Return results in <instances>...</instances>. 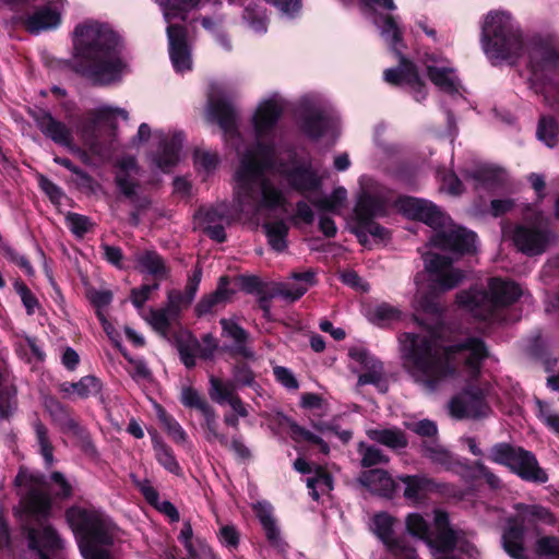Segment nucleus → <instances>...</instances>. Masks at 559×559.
Masks as SVG:
<instances>
[{
	"label": "nucleus",
	"instance_id": "0eeeda50",
	"mask_svg": "<svg viewBox=\"0 0 559 559\" xmlns=\"http://www.w3.org/2000/svg\"><path fill=\"white\" fill-rule=\"evenodd\" d=\"M360 187L350 229L360 245L371 249L376 245H385L390 240V231L374 219L388 214L391 195L385 187L368 177L360 179Z\"/></svg>",
	"mask_w": 559,
	"mask_h": 559
},
{
	"label": "nucleus",
	"instance_id": "423d86ee",
	"mask_svg": "<svg viewBox=\"0 0 559 559\" xmlns=\"http://www.w3.org/2000/svg\"><path fill=\"white\" fill-rule=\"evenodd\" d=\"M359 2L364 10L372 17L382 39L399 58V66L396 68L384 71L385 82L407 88L416 102L424 100L427 96L426 84L419 78L414 63L402 55L404 45L402 32L396 20L390 15L376 14L377 9L394 11L396 9L394 0H359Z\"/></svg>",
	"mask_w": 559,
	"mask_h": 559
},
{
	"label": "nucleus",
	"instance_id": "5701e85b",
	"mask_svg": "<svg viewBox=\"0 0 559 559\" xmlns=\"http://www.w3.org/2000/svg\"><path fill=\"white\" fill-rule=\"evenodd\" d=\"M397 480L403 484V497L413 506L424 503L431 492L439 491V485L425 475H402Z\"/></svg>",
	"mask_w": 559,
	"mask_h": 559
},
{
	"label": "nucleus",
	"instance_id": "680f3d73",
	"mask_svg": "<svg viewBox=\"0 0 559 559\" xmlns=\"http://www.w3.org/2000/svg\"><path fill=\"white\" fill-rule=\"evenodd\" d=\"M217 163L218 157L214 153L204 150H197L194 152V165L200 170L209 173L216 167Z\"/></svg>",
	"mask_w": 559,
	"mask_h": 559
},
{
	"label": "nucleus",
	"instance_id": "09e8293b",
	"mask_svg": "<svg viewBox=\"0 0 559 559\" xmlns=\"http://www.w3.org/2000/svg\"><path fill=\"white\" fill-rule=\"evenodd\" d=\"M423 453L431 462L442 466L451 463V454L433 439L424 441Z\"/></svg>",
	"mask_w": 559,
	"mask_h": 559
},
{
	"label": "nucleus",
	"instance_id": "20e7f679",
	"mask_svg": "<svg viewBox=\"0 0 559 559\" xmlns=\"http://www.w3.org/2000/svg\"><path fill=\"white\" fill-rule=\"evenodd\" d=\"M409 535L426 543L435 559H478L479 551L467 533L452 525L448 512L433 510V531L429 521L418 512L405 518Z\"/></svg>",
	"mask_w": 559,
	"mask_h": 559
},
{
	"label": "nucleus",
	"instance_id": "3c124183",
	"mask_svg": "<svg viewBox=\"0 0 559 559\" xmlns=\"http://www.w3.org/2000/svg\"><path fill=\"white\" fill-rule=\"evenodd\" d=\"M290 435L292 438L297 442L305 441L312 444H317L320 448V451L324 454H328L330 451L328 443L322 438L300 427L299 425L293 424L290 426Z\"/></svg>",
	"mask_w": 559,
	"mask_h": 559
},
{
	"label": "nucleus",
	"instance_id": "a878e982",
	"mask_svg": "<svg viewBox=\"0 0 559 559\" xmlns=\"http://www.w3.org/2000/svg\"><path fill=\"white\" fill-rule=\"evenodd\" d=\"M359 481L371 492L383 497H391L397 486L388 472L380 468L362 472Z\"/></svg>",
	"mask_w": 559,
	"mask_h": 559
},
{
	"label": "nucleus",
	"instance_id": "ea45409f",
	"mask_svg": "<svg viewBox=\"0 0 559 559\" xmlns=\"http://www.w3.org/2000/svg\"><path fill=\"white\" fill-rule=\"evenodd\" d=\"M269 245L275 251H284L287 247L286 237L288 234V226L284 221H276L265 223L263 225Z\"/></svg>",
	"mask_w": 559,
	"mask_h": 559
},
{
	"label": "nucleus",
	"instance_id": "b1692460",
	"mask_svg": "<svg viewBox=\"0 0 559 559\" xmlns=\"http://www.w3.org/2000/svg\"><path fill=\"white\" fill-rule=\"evenodd\" d=\"M292 281L276 283L271 290L272 297H278L286 301H295L306 294L316 283L314 273L308 270L302 273H293Z\"/></svg>",
	"mask_w": 559,
	"mask_h": 559
},
{
	"label": "nucleus",
	"instance_id": "49530a36",
	"mask_svg": "<svg viewBox=\"0 0 559 559\" xmlns=\"http://www.w3.org/2000/svg\"><path fill=\"white\" fill-rule=\"evenodd\" d=\"M536 416L543 421L552 432L559 435V411L554 408L549 403L539 399L535 400Z\"/></svg>",
	"mask_w": 559,
	"mask_h": 559
},
{
	"label": "nucleus",
	"instance_id": "bb28decb",
	"mask_svg": "<svg viewBox=\"0 0 559 559\" xmlns=\"http://www.w3.org/2000/svg\"><path fill=\"white\" fill-rule=\"evenodd\" d=\"M131 478L135 487L141 491L145 500L151 506L167 515L171 522L179 521V513L175 506L167 500L162 501L157 490L153 487L148 479H140L134 475H131Z\"/></svg>",
	"mask_w": 559,
	"mask_h": 559
},
{
	"label": "nucleus",
	"instance_id": "7c9ffc66",
	"mask_svg": "<svg viewBox=\"0 0 559 559\" xmlns=\"http://www.w3.org/2000/svg\"><path fill=\"white\" fill-rule=\"evenodd\" d=\"M337 119L321 110H314L307 115L304 120V131L311 138H319L331 130L334 133L337 129Z\"/></svg>",
	"mask_w": 559,
	"mask_h": 559
},
{
	"label": "nucleus",
	"instance_id": "4be33fe9",
	"mask_svg": "<svg viewBox=\"0 0 559 559\" xmlns=\"http://www.w3.org/2000/svg\"><path fill=\"white\" fill-rule=\"evenodd\" d=\"M514 246L527 255L542 254L548 245V236L538 227L518 225L512 234Z\"/></svg>",
	"mask_w": 559,
	"mask_h": 559
},
{
	"label": "nucleus",
	"instance_id": "5fc2aeb1",
	"mask_svg": "<svg viewBox=\"0 0 559 559\" xmlns=\"http://www.w3.org/2000/svg\"><path fill=\"white\" fill-rule=\"evenodd\" d=\"M159 420L162 421L167 433L176 443H185L187 440V433L173 417L168 416L165 412H159Z\"/></svg>",
	"mask_w": 559,
	"mask_h": 559
},
{
	"label": "nucleus",
	"instance_id": "bf43d9fd",
	"mask_svg": "<svg viewBox=\"0 0 559 559\" xmlns=\"http://www.w3.org/2000/svg\"><path fill=\"white\" fill-rule=\"evenodd\" d=\"M66 222L69 229L78 237L85 235L92 226L86 216L76 213H69L66 217Z\"/></svg>",
	"mask_w": 559,
	"mask_h": 559
},
{
	"label": "nucleus",
	"instance_id": "8fccbe9b",
	"mask_svg": "<svg viewBox=\"0 0 559 559\" xmlns=\"http://www.w3.org/2000/svg\"><path fill=\"white\" fill-rule=\"evenodd\" d=\"M155 457L168 472L178 474L180 466L169 447L160 441H154Z\"/></svg>",
	"mask_w": 559,
	"mask_h": 559
},
{
	"label": "nucleus",
	"instance_id": "f704fd0d",
	"mask_svg": "<svg viewBox=\"0 0 559 559\" xmlns=\"http://www.w3.org/2000/svg\"><path fill=\"white\" fill-rule=\"evenodd\" d=\"M347 200L344 187L335 188L329 195L310 198L311 204L321 213L340 214Z\"/></svg>",
	"mask_w": 559,
	"mask_h": 559
},
{
	"label": "nucleus",
	"instance_id": "e433bc0d",
	"mask_svg": "<svg viewBox=\"0 0 559 559\" xmlns=\"http://www.w3.org/2000/svg\"><path fill=\"white\" fill-rule=\"evenodd\" d=\"M402 312L399 308L386 304L369 306L366 309V317L370 322L379 326L389 325L401 319Z\"/></svg>",
	"mask_w": 559,
	"mask_h": 559
},
{
	"label": "nucleus",
	"instance_id": "e2e57ef3",
	"mask_svg": "<svg viewBox=\"0 0 559 559\" xmlns=\"http://www.w3.org/2000/svg\"><path fill=\"white\" fill-rule=\"evenodd\" d=\"M273 373L277 382H280L287 390H297L299 383L293 371L286 367L276 366L273 368Z\"/></svg>",
	"mask_w": 559,
	"mask_h": 559
},
{
	"label": "nucleus",
	"instance_id": "6ab92c4d",
	"mask_svg": "<svg viewBox=\"0 0 559 559\" xmlns=\"http://www.w3.org/2000/svg\"><path fill=\"white\" fill-rule=\"evenodd\" d=\"M353 370L359 373L358 385L373 384L379 389L383 386V368L362 346H354L348 352Z\"/></svg>",
	"mask_w": 559,
	"mask_h": 559
},
{
	"label": "nucleus",
	"instance_id": "c9c22d12",
	"mask_svg": "<svg viewBox=\"0 0 559 559\" xmlns=\"http://www.w3.org/2000/svg\"><path fill=\"white\" fill-rule=\"evenodd\" d=\"M230 3L237 0H228ZM245 5L243 20L248 23L249 27L257 34H264L267 29V19L264 9L255 1L238 0Z\"/></svg>",
	"mask_w": 559,
	"mask_h": 559
},
{
	"label": "nucleus",
	"instance_id": "603ef678",
	"mask_svg": "<svg viewBox=\"0 0 559 559\" xmlns=\"http://www.w3.org/2000/svg\"><path fill=\"white\" fill-rule=\"evenodd\" d=\"M358 452L361 455V464L365 467L384 464L389 461V459L382 453L380 449L373 445H368L364 442L359 443Z\"/></svg>",
	"mask_w": 559,
	"mask_h": 559
},
{
	"label": "nucleus",
	"instance_id": "c756f323",
	"mask_svg": "<svg viewBox=\"0 0 559 559\" xmlns=\"http://www.w3.org/2000/svg\"><path fill=\"white\" fill-rule=\"evenodd\" d=\"M35 121L41 132L58 144L70 146V130L60 121L55 120L49 114L43 111L36 115Z\"/></svg>",
	"mask_w": 559,
	"mask_h": 559
},
{
	"label": "nucleus",
	"instance_id": "4d7b16f0",
	"mask_svg": "<svg viewBox=\"0 0 559 559\" xmlns=\"http://www.w3.org/2000/svg\"><path fill=\"white\" fill-rule=\"evenodd\" d=\"M181 403L191 408H197L200 413L204 412L205 408H209L210 405L199 394L198 391L190 386H186L181 390Z\"/></svg>",
	"mask_w": 559,
	"mask_h": 559
},
{
	"label": "nucleus",
	"instance_id": "a18cd8bd",
	"mask_svg": "<svg viewBox=\"0 0 559 559\" xmlns=\"http://www.w3.org/2000/svg\"><path fill=\"white\" fill-rule=\"evenodd\" d=\"M210 396L218 404L230 403L235 399V384L233 382H223L219 379L211 378Z\"/></svg>",
	"mask_w": 559,
	"mask_h": 559
},
{
	"label": "nucleus",
	"instance_id": "f257e3e1",
	"mask_svg": "<svg viewBox=\"0 0 559 559\" xmlns=\"http://www.w3.org/2000/svg\"><path fill=\"white\" fill-rule=\"evenodd\" d=\"M399 345L404 370L425 391L465 384L449 402L452 417L478 419L490 415L489 386L478 382L481 361L487 356L480 338L469 337L455 346H445L435 331L423 328L419 333L400 334Z\"/></svg>",
	"mask_w": 559,
	"mask_h": 559
},
{
	"label": "nucleus",
	"instance_id": "412c9836",
	"mask_svg": "<svg viewBox=\"0 0 559 559\" xmlns=\"http://www.w3.org/2000/svg\"><path fill=\"white\" fill-rule=\"evenodd\" d=\"M153 135L160 145L154 162L160 170L169 171L180 159L183 135L181 132L165 133L162 130L155 131Z\"/></svg>",
	"mask_w": 559,
	"mask_h": 559
},
{
	"label": "nucleus",
	"instance_id": "f3484780",
	"mask_svg": "<svg viewBox=\"0 0 559 559\" xmlns=\"http://www.w3.org/2000/svg\"><path fill=\"white\" fill-rule=\"evenodd\" d=\"M205 117L209 122L219 126L226 142L240 154L238 146L240 134L237 129L236 111L227 99L225 91L218 85L211 87Z\"/></svg>",
	"mask_w": 559,
	"mask_h": 559
},
{
	"label": "nucleus",
	"instance_id": "69168bd1",
	"mask_svg": "<svg viewBox=\"0 0 559 559\" xmlns=\"http://www.w3.org/2000/svg\"><path fill=\"white\" fill-rule=\"evenodd\" d=\"M180 359L185 364L186 367L191 368L195 366V358L200 356L199 349L197 347V341L193 340L187 345L179 346Z\"/></svg>",
	"mask_w": 559,
	"mask_h": 559
},
{
	"label": "nucleus",
	"instance_id": "ddd939ff",
	"mask_svg": "<svg viewBox=\"0 0 559 559\" xmlns=\"http://www.w3.org/2000/svg\"><path fill=\"white\" fill-rule=\"evenodd\" d=\"M481 44L492 61L508 60L522 49L521 34L512 16L506 11L487 14L483 24Z\"/></svg>",
	"mask_w": 559,
	"mask_h": 559
},
{
	"label": "nucleus",
	"instance_id": "774afa93",
	"mask_svg": "<svg viewBox=\"0 0 559 559\" xmlns=\"http://www.w3.org/2000/svg\"><path fill=\"white\" fill-rule=\"evenodd\" d=\"M219 540L223 545L236 548L239 544V534L235 526L225 525L219 531Z\"/></svg>",
	"mask_w": 559,
	"mask_h": 559
},
{
	"label": "nucleus",
	"instance_id": "cd10ccee",
	"mask_svg": "<svg viewBox=\"0 0 559 559\" xmlns=\"http://www.w3.org/2000/svg\"><path fill=\"white\" fill-rule=\"evenodd\" d=\"M116 183L121 193L128 198L135 195L139 168L133 157H122L117 163Z\"/></svg>",
	"mask_w": 559,
	"mask_h": 559
},
{
	"label": "nucleus",
	"instance_id": "58836bf2",
	"mask_svg": "<svg viewBox=\"0 0 559 559\" xmlns=\"http://www.w3.org/2000/svg\"><path fill=\"white\" fill-rule=\"evenodd\" d=\"M233 294L234 290L228 288V278L221 277L217 289L198 304V312L202 314L212 311L216 306L228 301Z\"/></svg>",
	"mask_w": 559,
	"mask_h": 559
},
{
	"label": "nucleus",
	"instance_id": "6e6d98bb",
	"mask_svg": "<svg viewBox=\"0 0 559 559\" xmlns=\"http://www.w3.org/2000/svg\"><path fill=\"white\" fill-rule=\"evenodd\" d=\"M224 23V20L222 16H217V17H204L202 20V25L205 29L210 31V32H213L215 34V38L217 40V43L225 49V50H230L231 49V43L230 40L228 39V37L221 33L219 29H221V26L223 25Z\"/></svg>",
	"mask_w": 559,
	"mask_h": 559
},
{
	"label": "nucleus",
	"instance_id": "37998d69",
	"mask_svg": "<svg viewBox=\"0 0 559 559\" xmlns=\"http://www.w3.org/2000/svg\"><path fill=\"white\" fill-rule=\"evenodd\" d=\"M204 417L205 438L210 442H219L222 445L227 447L229 444L227 437L218 431V423L216 414L210 406L201 413Z\"/></svg>",
	"mask_w": 559,
	"mask_h": 559
},
{
	"label": "nucleus",
	"instance_id": "2f4dec72",
	"mask_svg": "<svg viewBox=\"0 0 559 559\" xmlns=\"http://www.w3.org/2000/svg\"><path fill=\"white\" fill-rule=\"evenodd\" d=\"M221 325L223 329V336L234 341L231 350L245 358H253L254 353L248 347V333L239 326L235 321L229 319H222Z\"/></svg>",
	"mask_w": 559,
	"mask_h": 559
},
{
	"label": "nucleus",
	"instance_id": "0e129e2a",
	"mask_svg": "<svg viewBox=\"0 0 559 559\" xmlns=\"http://www.w3.org/2000/svg\"><path fill=\"white\" fill-rule=\"evenodd\" d=\"M440 189L451 195H459L463 191V185L455 174L447 173L441 177Z\"/></svg>",
	"mask_w": 559,
	"mask_h": 559
},
{
	"label": "nucleus",
	"instance_id": "864d4df0",
	"mask_svg": "<svg viewBox=\"0 0 559 559\" xmlns=\"http://www.w3.org/2000/svg\"><path fill=\"white\" fill-rule=\"evenodd\" d=\"M536 554L546 559H559V538L544 536L536 542Z\"/></svg>",
	"mask_w": 559,
	"mask_h": 559
},
{
	"label": "nucleus",
	"instance_id": "7ed1b4c3",
	"mask_svg": "<svg viewBox=\"0 0 559 559\" xmlns=\"http://www.w3.org/2000/svg\"><path fill=\"white\" fill-rule=\"evenodd\" d=\"M73 69L99 85L116 83L128 72L121 35L108 23L85 20L73 29Z\"/></svg>",
	"mask_w": 559,
	"mask_h": 559
},
{
	"label": "nucleus",
	"instance_id": "13d9d810",
	"mask_svg": "<svg viewBox=\"0 0 559 559\" xmlns=\"http://www.w3.org/2000/svg\"><path fill=\"white\" fill-rule=\"evenodd\" d=\"M35 432L37 437V441L40 447V453L43 457L45 459V462L47 465H51L53 462V454H52V445L48 439L47 430L46 428L40 424H35Z\"/></svg>",
	"mask_w": 559,
	"mask_h": 559
},
{
	"label": "nucleus",
	"instance_id": "f03ea898",
	"mask_svg": "<svg viewBox=\"0 0 559 559\" xmlns=\"http://www.w3.org/2000/svg\"><path fill=\"white\" fill-rule=\"evenodd\" d=\"M285 105L278 93H272L259 102L252 117L257 143L241 154L235 174L234 199L236 210L250 218L258 217L263 211L287 212L286 198L273 182L277 176L309 200L322 186V176L310 163L276 164V124Z\"/></svg>",
	"mask_w": 559,
	"mask_h": 559
},
{
	"label": "nucleus",
	"instance_id": "473e14b6",
	"mask_svg": "<svg viewBox=\"0 0 559 559\" xmlns=\"http://www.w3.org/2000/svg\"><path fill=\"white\" fill-rule=\"evenodd\" d=\"M135 267L142 272L153 275L156 280H164L168 275V269L162 257L150 250H144L134 255Z\"/></svg>",
	"mask_w": 559,
	"mask_h": 559
},
{
	"label": "nucleus",
	"instance_id": "a211bd4d",
	"mask_svg": "<svg viewBox=\"0 0 559 559\" xmlns=\"http://www.w3.org/2000/svg\"><path fill=\"white\" fill-rule=\"evenodd\" d=\"M421 62L429 80L442 92L450 95L461 94V81L452 62L445 57L431 52L426 53Z\"/></svg>",
	"mask_w": 559,
	"mask_h": 559
},
{
	"label": "nucleus",
	"instance_id": "4c0bfd02",
	"mask_svg": "<svg viewBox=\"0 0 559 559\" xmlns=\"http://www.w3.org/2000/svg\"><path fill=\"white\" fill-rule=\"evenodd\" d=\"M367 436L391 449H402L407 445L405 435L397 428H374L368 429Z\"/></svg>",
	"mask_w": 559,
	"mask_h": 559
},
{
	"label": "nucleus",
	"instance_id": "dca6fc26",
	"mask_svg": "<svg viewBox=\"0 0 559 559\" xmlns=\"http://www.w3.org/2000/svg\"><path fill=\"white\" fill-rule=\"evenodd\" d=\"M489 459L508 466L524 480L539 484L548 480L546 472L538 466L535 455L522 448L499 443L491 448Z\"/></svg>",
	"mask_w": 559,
	"mask_h": 559
},
{
	"label": "nucleus",
	"instance_id": "9b49d317",
	"mask_svg": "<svg viewBox=\"0 0 559 559\" xmlns=\"http://www.w3.org/2000/svg\"><path fill=\"white\" fill-rule=\"evenodd\" d=\"M530 86L550 107H559V40L536 41L530 49Z\"/></svg>",
	"mask_w": 559,
	"mask_h": 559
},
{
	"label": "nucleus",
	"instance_id": "9d476101",
	"mask_svg": "<svg viewBox=\"0 0 559 559\" xmlns=\"http://www.w3.org/2000/svg\"><path fill=\"white\" fill-rule=\"evenodd\" d=\"M67 520L84 559H110L106 547L114 542L115 526L104 513L74 507L67 511Z\"/></svg>",
	"mask_w": 559,
	"mask_h": 559
},
{
	"label": "nucleus",
	"instance_id": "f8f14e48",
	"mask_svg": "<svg viewBox=\"0 0 559 559\" xmlns=\"http://www.w3.org/2000/svg\"><path fill=\"white\" fill-rule=\"evenodd\" d=\"M167 23L168 51L176 72L185 73L192 69L191 49L187 41V31L176 20L185 21L188 13L195 9L201 0H155Z\"/></svg>",
	"mask_w": 559,
	"mask_h": 559
},
{
	"label": "nucleus",
	"instance_id": "de8ad7c7",
	"mask_svg": "<svg viewBox=\"0 0 559 559\" xmlns=\"http://www.w3.org/2000/svg\"><path fill=\"white\" fill-rule=\"evenodd\" d=\"M100 390V383L93 376L83 377L79 382L70 383L64 388L68 393L76 394L80 397L96 395Z\"/></svg>",
	"mask_w": 559,
	"mask_h": 559
},
{
	"label": "nucleus",
	"instance_id": "052dcab7",
	"mask_svg": "<svg viewBox=\"0 0 559 559\" xmlns=\"http://www.w3.org/2000/svg\"><path fill=\"white\" fill-rule=\"evenodd\" d=\"M274 5L282 16L293 19L301 10V0H265Z\"/></svg>",
	"mask_w": 559,
	"mask_h": 559
},
{
	"label": "nucleus",
	"instance_id": "1a4fd4ad",
	"mask_svg": "<svg viewBox=\"0 0 559 559\" xmlns=\"http://www.w3.org/2000/svg\"><path fill=\"white\" fill-rule=\"evenodd\" d=\"M523 295L522 288L514 282L492 277L488 281V292L471 288L461 292L456 299L461 309L472 317L488 322L503 320L501 312Z\"/></svg>",
	"mask_w": 559,
	"mask_h": 559
},
{
	"label": "nucleus",
	"instance_id": "393cba45",
	"mask_svg": "<svg viewBox=\"0 0 559 559\" xmlns=\"http://www.w3.org/2000/svg\"><path fill=\"white\" fill-rule=\"evenodd\" d=\"M252 510L259 520L270 545L281 552L285 551L287 544L282 537L280 526L274 516L273 507L267 501H258L253 503Z\"/></svg>",
	"mask_w": 559,
	"mask_h": 559
},
{
	"label": "nucleus",
	"instance_id": "c03bdc74",
	"mask_svg": "<svg viewBox=\"0 0 559 559\" xmlns=\"http://www.w3.org/2000/svg\"><path fill=\"white\" fill-rule=\"evenodd\" d=\"M537 138L548 147H554L559 138V126L550 117H542L537 127Z\"/></svg>",
	"mask_w": 559,
	"mask_h": 559
},
{
	"label": "nucleus",
	"instance_id": "c85d7f7f",
	"mask_svg": "<svg viewBox=\"0 0 559 559\" xmlns=\"http://www.w3.org/2000/svg\"><path fill=\"white\" fill-rule=\"evenodd\" d=\"M168 298L169 302L166 308L160 310H151L150 317L147 318V321L153 329L164 335L167 333L170 324L178 316L181 296L179 293H170Z\"/></svg>",
	"mask_w": 559,
	"mask_h": 559
},
{
	"label": "nucleus",
	"instance_id": "72a5a7b5",
	"mask_svg": "<svg viewBox=\"0 0 559 559\" xmlns=\"http://www.w3.org/2000/svg\"><path fill=\"white\" fill-rule=\"evenodd\" d=\"M200 216L204 221V230L214 240L222 242L226 238L224 224H228L229 219L225 216V206H217L204 212H200Z\"/></svg>",
	"mask_w": 559,
	"mask_h": 559
},
{
	"label": "nucleus",
	"instance_id": "4468645a",
	"mask_svg": "<svg viewBox=\"0 0 559 559\" xmlns=\"http://www.w3.org/2000/svg\"><path fill=\"white\" fill-rule=\"evenodd\" d=\"M515 516L510 519L502 535L504 550L514 559H527L524 548V533L530 525L554 524L555 519L548 509L537 504L518 503Z\"/></svg>",
	"mask_w": 559,
	"mask_h": 559
},
{
	"label": "nucleus",
	"instance_id": "79ce46f5",
	"mask_svg": "<svg viewBox=\"0 0 559 559\" xmlns=\"http://www.w3.org/2000/svg\"><path fill=\"white\" fill-rule=\"evenodd\" d=\"M475 178L488 188H496L506 183L508 175L500 167L483 165L476 170Z\"/></svg>",
	"mask_w": 559,
	"mask_h": 559
},
{
	"label": "nucleus",
	"instance_id": "aec40b11",
	"mask_svg": "<svg viewBox=\"0 0 559 559\" xmlns=\"http://www.w3.org/2000/svg\"><path fill=\"white\" fill-rule=\"evenodd\" d=\"M62 12V2L50 1L26 14L22 19V23L33 34L56 29L61 24Z\"/></svg>",
	"mask_w": 559,
	"mask_h": 559
},
{
	"label": "nucleus",
	"instance_id": "2eb2a0df",
	"mask_svg": "<svg viewBox=\"0 0 559 559\" xmlns=\"http://www.w3.org/2000/svg\"><path fill=\"white\" fill-rule=\"evenodd\" d=\"M128 119V112L109 105L98 106L90 117V121L82 130V138L90 151L100 159L109 157V152L99 144L102 139H107L117 126L118 119Z\"/></svg>",
	"mask_w": 559,
	"mask_h": 559
},
{
	"label": "nucleus",
	"instance_id": "39448f33",
	"mask_svg": "<svg viewBox=\"0 0 559 559\" xmlns=\"http://www.w3.org/2000/svg\"><path fill=\"white\" fill-rule=\"evenodd\" d=\"M395 207L406 217L417 219L433 229L430 246L455 255L473 253L477 249L475 233L453 224L452 219L431 201L401 197Z\"/></svg>",
	"mask_w": 559,
	"mask_h": 559
},
{
	"label": "nucleus",
	"instance_id": "338daca9",
	"mask_svg": "<svg viewBox=\"0 0 559 559\" xmlns=\"http://www.w3.org/2000/svg\"><path fill=\"white\" fill-rule=\"evenodd\" d=\"M407 428L419 436L432 438L437 433V426L433 421L423 419L419 421L408 423Z\"/></svg>",
	"mask_w": 559,
	"mask_h": 559
},
{
	"label": "nucleus",
	"instance_id": "a19ab883",
	"mask_svg": "<svg viewBox=\"0 0 559 559\" xmlns=\"http://www.w3.org/2000/svg\"><path fill=\"white\" fill-rule=\"evenodd\" d=\"M307 487L312 499L318 501L320 496L326 495L333 489V481L331 476L319 467L312 476L307 478Z\"/></svg>",
	"mask_w": 559,
	"mask_h": 559
},
{
	"label": "nucleus",
	"instance_id": "6e6552de",
	"mask_svg": "<svg viewBox=\"0 0 559 559\" xmlns=\"http://www.w3.org/2000/svg\"><path fill=\"white\" fill-rule=\"evenodd\" d=\"M423 259L425 271L415 276L416 294L413 308L416 313L424 312L438 318L437 296L457 286L464 274L453 267L450 258L445 255L427 252Z\"/></svg>",
	"mask_w": 559,
	"mask_h": 559
}]
</instances>
